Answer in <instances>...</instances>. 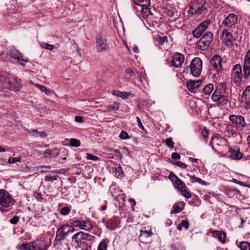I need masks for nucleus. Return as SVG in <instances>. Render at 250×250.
<instances>
[{
    "mask_svg": "<svg viewBox=\"0 0 250 250\" xmlns=\"http://www.w3.org/2000/svg\"><path fill=\"white\" fill-rule=\"evenodd\" d=\"M189 227V223L188 221L187 220H183L181 221V222L178 225L177 229L179 230H181L182 228H185V229H188Z\"/></svg>",
    "mask_w": 250,
    "mask_h": 250,
    "instance_id": "obj_31",
    "label": "nucleus"
},
{
    "mask_svg": "<svg viewBox=\"0 0 250 250\" xmlns=\"http://www.w3.org/2000/svg\"><path fill=\"white\" fill-rule=\"evenodd\" d=\"M173 184L176 188L180 190H182L186 188L185 184L179 178Z\"/></svg>",
    "mask_w": 250,
    "mask_h": 250,
    "instance_id": "obj_28",
    "label": "nucleus"
},
{
    "mask_svg": "<svg viewBox=\"0 0 250 250\" xmlns=\"http://www.w3.org/2000/svg\"><path fill=\"white\" fill-rule=\"evenodd\" d=\"M202 80L189 81L187 82L188 89L191 92H195L202 83Z\"/></svg>",
    "mask_w": 250,
    "mask_h": 250,
    "instance_id": "obj_18",
    "label": "nucleus"
},
{
    "mask_svg": "<svg viewBox=\"0 0 250 250\" xmlns=\"http://www.w3.org/2000/svg\"><path fill=\"white\" fill-rule=\"evenodd\" d=\"M75 121L78 123H82L83 121V118L80 116H76L75 117Z\"/></svg>",
    "mask_w": 250,
    "mask_h": 250,
    "instance_id": "obj_63",
    "label": "nucleus"
},
{
    "mask_svg": "<svg viewBox=\"0 0 250 250\" xmlns=\"http://www.w3.org/2000/svg\"><path fill=\"white\" fill-rule=\"evenodd\" d=\"M243 77L246 80H250V50L245 55L243 65Z\"/></svg>",
    "mask_w": 250,
    "mask_h": 250,
    "instance_id": "obj_9",
    "label": "nucleus"
},
{
    "mask_svg": "<svg viewBox=\"0 0 250 250\" xmlns=\"http://www.w3.org/2000/svg\"><path fill=\"white\" fill-rule=\"evenodd\" d=\"M112 95H113L114 96L121 98L122 92H121L119 90H113L112 92Z\"/></svg>",
    "mask_w": 250,
    "mask_h": 250,
    "instance_id": "obj_58",
    "label": "nucleus"
},
{
    "mask_svg": "<svg viewBox=\"0 0 250 250\" xmlns=\"http://www.w3.org/2000/svg\"><path fill=\"white\" fill-rule=\"evenodd\" d=\"M70 211V208L68 207H64L60 209V213L63 216L67 215Z\"/></svg>",
    "mask_w": 250,
    "mask_h": 250,
    "instance_id": "obj_43",
    "label": "nucleus"
},
{
    "mask_svg": "<svg viewBox=\"0 0 250 250\" xmlns=\"http://www.w3.org/2000/svg\"><path fill=\"white\" fill-rule=\"evenodd\" d=\"M72 240H75V242L77 243V246L78 247H81L83 243V241L82 231H79L76 234H75L72 237Z\"/></svg>",
    "mask_w": 250,
    "mask_h": 250,
    "instance_id": "obj_25",
    "label": "nucleus"
},
{
    "mask_svg": "<svg viewBox=\"0 0 250 250\" xmlns=\"http://www.w3.org/2000/svg\"><path fill=\"white\" fill-rule=\"evenodd\" d=\"M169 179L171 181L172 183L175 182V181L178 179V177L175 175L172 172H170L169 175Z\"/></svg>",
    "mask_w": 250,
    "mask_h": 250,
    "instance_id": "obj_56",
    "label": "nucleus"
},
{
    "mask_svg": "<svg viewBox=\"0 0 250 250\" xmlns=\"http://www.w3.org/2000/svg\"><path fill=\"white\" fill-rule=\"evenodd\" d=\"M213 237L217 238L222 243H224L226 240V234L224 232L220 230H214L212 232Z\"/></svg>",
    "mask_w": 250,
    "mask_h": 250,
    "instance_id": "obj_23",
    "label": "nucleus"
},
{
    "mask_svg": "<svg viewBox=\"0 0 250 250\" xmlns=\"http://www.w3.org/2000/svg\"><path fill=\"white\" fill-rule=\"evenodd\" d=\"M134 3L138 5V11L141 12L144 11L145 13L150 12L148 6L150 4V0H133Z\"/></svg>",
    "mask_w": 250,
    "mask_h": 250,
    "instance_id": "obj_14",
    "label": "nucleus"
},
{
    "mask_svg": "<svg viewBox=\"0 0 250 250\" xmlns=\"http://www.w3.org/2000/svg\"><path fill=\"white\" fill-rule=\"evenodd\" d=\"M136 119H137V123H138V126L139 127V128L140 129H141L142 130L145 131V129L140 119L138 117H137Z\"/></svg>",
    "mask_w": 250,
    "mask_h": 250,
    "instance_id": "obj_59",
    "label": "nucleus"
},
{
    "mask_svg": "<svg viewBox=\"0 0 250 250\" xmlns=\"http://www.w3.org/2000/svg\"><path fill=\"white\" fill-rule=\"evenodd\" d=\"M203 7V5H202L201 6H199L197 7H194L193 6L190 7L188 12L190 14H194L197 13L200 14L201 13L202 8Z\"/></svg>",
    "mask_w": 250,
    "mask_h": 250,
    "instance_id": "obj_30",
    "label": "nucleus"
},
{
    "mask_svg": "<svg viewBox=\"0 0 250 250\" xmlns=\"http://www.w3.org/2000/svg\"><path fill=\"white\" fill-rule=\"evenodd\" d=\"M221 39L223 43L226 46L228 47H232L233 46L232 35L226 29H224L222 30Z\"/></svg>",
    "mask_w": 250,
    "mask_h": 250,
    "instance_id": "obj_12",
    "label": "nucleus"
},
{
    "mask_svg": "<svg viewBox=\"0 0 250 250\" xmlns=\"http://www.w3.org/2000/svg\"><path fill=\"white\" fill-rule=\"evenodd\" d=\"M182 191V195L187 198H189L191 197V194L189 191H188L185 188L181 190Z\"/></svg>",
    "mask_w": 250,
    "mask_h": 250,
    "instance_id": "obj_51",
    "label": "nucleus"
},
{
    "mask_svg": "<svg viewBox=\"0 0 250 250\" xmlns=\"http://www.w3.org/2000/svg\"><path fill=\"white\" fill-rule=\"evenodd\" d=\"M86 158L88 160L95 161H97L99 159V158L96 156L89 153L87 154Z\"/></svg>",
    "mask_w": 250,
    "mask_h": 250,
    "instance_id": "obj_57",
    "label": "nucleus"
},
{
    "mask_svg": "<svg viewBox=\"0 0 250 250\" xmlns=\"http://www.w3.org/2000/svg\"><path fill=\"white\" fill-rule=\"evenodd\" d=\"M238 130L231 124H229L227 126L226 133L227 135L229 137H234L238 135L237 131Z\"/></svg>",
    "mask_w": 250,
    "mask_h": 250,
    "instance_id": "obj_22",
    "label": "nucleus"
},
{
    "mask_svg": "<svg viewBox=\"0 0 250 250\" xmlns=\"http://www.w3.org/2000/svg\"><path fill=\"white\" fill-rule=\"evenodd\" d=\"M185 57L182 54L177 52L175 53L171 62V65L176 68L180 67L182 66Z\"/></svg>",
    "mask_w": 250,
    "mask_h": 250,
    "instance_id": "obj_13",
    "label": "nucleus"
},
{
    "mask_svg": "<svg viewBox=\"0 0 250 250\" xmlns=\"http://www.w3.org/2000/svg\"><path fill=\"white\" fill-rule=\"evenodd\" d=\"M203 37H202L197 42L196 45L197 47L200 49L202 50L203 45V41H202V39Z\"/></svg>",
    "mask_w": 250,
    "mask_h": 250,
    "instance_id": "obj_60",
    "label": "nucleus"
},
{
    "mask_svg": "<svg viewBox=\"0 0 250 250\" xmlns=\"http://www.w3.org/2000/svg\"><path fill=\"white\" fill-rule=\"evenodd\" d=\"M12 197L10 194L5 189L0 190V206L2 208H7L9 207Z\"/></svg>",
    "mask_w": 250,
    "mask_h": 250,
    "instance_id": "obj_8",
    "label": "nucleus"
},
{
    "mask_svg": "<svg viewBox=\"0 0 250 250\" xmlns=\"http://www.w3.org/2000/svg\"><path fill=\"white\" fill-rule=\"evenodd\" d=\"M49 246L46 242L42 240L23 244L19 246L21 250H47Z\"/></svg>",
    "mask_w": 250,
    "mask_h": 250,
    "instance_id": "obj_2",
    "label": "nucleus"
},
{
    "mask_svg": "<svg viewBox=\"0 0 250 250\" xmlns=\"http://www.w3.org/2000/svg\"><path fill=\"white\" fill-rule=\"evenodd\" d=\"M70 224L72 227L79 228L81 229L89 231L92 229V224L88 220H79L73 219L70 220Z\"/></svg>",
    "mask_w": 250,
    "mask_h": 250,
    "instance_id": "obj_7",
    "label": "nucleus"
},
{
    "mask_svg": "<svg viewBox=\"0 0 250 250\" xmlns=\"http://www.w3.org/2000/svg\"><path fill=\"white\" fill-rule=\"evenodd\" d=\"M194 38H199L203 34V22H201L199 25L192 32Z\"/></svg>",
    "mask_w": 250,
    "mask_h": 250,
    "instance_id": "obj_24",
    "label": "nucleus"
},
{
    "mask_svg": "<svg viewBox=\"0 0 250 250\" xmlns=\"http://www.w3.org/2000/svg\"><path fill=\"white\" fill-rule=\"evenodd\" d=\"M229 118L231 123V124L238 130H242L244 128L248 126L244 117L242 115H230Z\"/></svg>",
    "mask_w": 250,
    "mask_h": 250,
    "instance_id": "obj_3",
    "label": "nucleus"
},
{
    "mask_svg": "<svg viewBox=\"0 0 250 250\" xmlns=\"http://www.w3.org/2000/svg\"><path fill=\"white\" fill-rule=\"evenodd\" d=\"M69 143L71 146L74 147L79 146L81 145L80 140L75 138L71 139L70 140Z\"/></svg>",
    "mask_w": 250,
    "mask_h": 250,
    "instance_id": "obj_40",
    "label": "nucleus"
},
{
    "mask_svg": "<svg viewBox=\"0 0 250 250\" xmlns=\"http://www.w3.org/2000/svg\"><path fill=\"white\" fill-rule=\"evenodd\" d=\"M44 154L45 155V157L46 158H55L60 154V150L58 148H55L53 150L47 149L44 152Z\"/></svg>",
    "mask_w": 250,
    "mask_h": 250,
    "instance_id": "obj_20",
    "label": "nucleus"
},
{
    "mask_svg": "<svg viewBox=\"0 0 250 250\" xmlns=\"http://www.w3.org/2000/svg\"><path fill=\"white\" fill-rule=\"evenodd\" d=\"M152 233L150 230H140V237L142 238L143 237H150Z\"/></svg>",
    "mask_w": 250,
    "mask_h": 250,
    "instance_id": "obj_41",
    "label": "nucleus"
},
{
    "mask_svg": "<svg viewBox=\"0 0 250 250\" xmlns=\"http://www.w3.org/2000/svg\"><path fill=\"white\" fill-rule=\"evenodd\" d=\"M118 221L117 219L115 217H112L107 220L105 225L108 229L110 230L115 229L118 226Z\"/></svg>",
    "mask_w": 250,
    "mask_h": 250,
    "instance_id": "obj_21",
    "label": "nucleus"
},
{
    "mask_svg": "<svg viewBox=\"0 0 250 250\" xmlns=\"http://www.w3.org/2000/svg\"><path fill=\"white\" fill-rule=\"evenodd\" d=\"M219 142L220 143H221V142L225 143L226 141L224 139H219L217 137H212L211 138V140L210 141V143L212 145V146H211L212 148H213V145L214 144H215L218 145Z\"/></svg>",
    "mask_w": 250,
    "mask_h": 250,
    "instance_id": "obj_32",
    "label": "nucleus"
},
{
    "mask_svg": "<svg viewBox=\"0 0 250 250\" xmlns=\"http://www.w3.org/2000/svg\"><path fill=\"white\" fill-rule=\"evenodd\" d=\"M35 86L42 91L44 92L46 95H49L51 94V92L48 90L45 86L40 84H37Z\"/></svg>",
    "mask_w": 250,
    "mask_h": 250,
    "instance_id": "obj_37",
    "label": "nucleus"
},
{
    "mask_svg": "<svg viewBox=\"0 0 250 250\" xmlns=\"http://www.w3.org/2000/svg\"><path fill=\"white\" fill-rule=\"evenodd\" d=\"M107 250V244L104 241H102L98 248L97 250Z\"/></svg>",
    "mask_w": 250,
    "mask_h": 250,
    "instance_id": "obj_53",
    "label": "nucleus"
},
{
    "mask_svg": "<svg viewBox=\"0 0 250 250\" xmlns=\"http://www.w3.org/2000/svg\"><path fill=\"white\" fill-rule=\"evenodd\" d=\"M65 239V237L62 233H57V231H56V235L54 240L55 243L59 244L60 243L61 241Z\"/></svg>",
    "mask_w": 250,
    "mask_h": 250,
    "instance_id": "obj_39",
    "label": "nucleus"
},
{
    "mask_svg": "<svg viewBox=\"0 0 250 250\" xmlns=\"http://www.w3.org/2000/svg\"><path fill=\"white\" fill-rule=\"evenodd\" d=\"M242 68L240 64H235L231 73V79L233 83L237 86L240 85L242 79Z\"/></svg>",
    "mask_w": 250,
    "mask_h": 250,
    "instance_id": "obj_5",
    "label": "nucleus"
},
{
    "mask_svg": "<svg viewBox=\"0 0 250 250\" xmlns=\"http://www.w3.org/2000/svg\"><path fill=\"white\" fill-rule=\"evenodd\" d=\"M75 231V228L74 227L71 226L69 227V228L67 229L66 231L62 233L63 235L65 237V238L69 234L73 233Z\"/></svg>",
    "mask_w": 250,
    "mask_h": 250,
    "instance_id": "obj_52",
    "label": "nucleus"
},
{
    "mask_svg": "<svg viewBox=\"0 0 250 250\" xmlns=\"http://www.w3.org/2000/svg\"><path fill=\"white\" fill-rule=\"evenodd\" d=\"M230 157L234 160H240L242 158L243 154L238 148H230L229 150Z\"/></svg>",
    "mask_w": 250,
    "mask_h": 250,
    "instance_id": "obj_19",
    "label": "nucleus"
},
{
    "mask_svg": "<svg viewBox=\"0 0 250 250\" xmlns=\"http://www.w3.org/2000/svg\"><path fill=\"white\" fill-rule=\"evenodd\" d=\"M83 240L89 241L91 239L92 235L89 233H84L82 231Z\"/></svg>",
    "mask_w": 250,
    "mask_h": 250,
    "instance_id": "obj_49",
    "label": "nucleus"
},
{
    "mask_svg": "<svg viewBox=\"0 0 250 250\" xmlns=\"http://www.w3.org/2000/svg\"><path fill=\"white\" fill-rule=\"evenodd\" d=\"M115 171V174L117 176V177H123L125 175L124 172L121 166H119L117 168H116Z\"/></svg>",
    "mask_w": 250,
    "mask_h": 250,
    "instance_id": "obj_44",
    "label": "nucleus"
},
{
    "mask_svg": "<svg viewBox=\"0 0 250 250\" xmlns=\"http://www.w3.org/2000/svg\"><path fill=\"white\" fill-rule=\"evenodd\" d=\"M134 96V94H132L131 92H122L121 98L124 99H128L130 97H133Z\"/></svg>",
    "mask_w": 250,
    "mask_h": 250,
    "instance_id": "obj_47",
    "label": "nucleus"
},
{
    "mask_svg": "<svg viewBox=\"0 0 250 250\" xmlns=\"http://www.w3.org/2000/svg\"><path fill=\"white\" fill-rule=\"evenodd\" d=\"M21 80L16 76H12L6 72L0 75V88L20 91L22 87Z\"/></svg>",
    "mask_w": 250,
    "mask_h": 250,
    "instance_id": "obj_1",
    "label": "nucleus"
},
{
    "mask_svg": "<svg viewBox=\"0 0 250 250\" xmlns=\"http://www.w3.org/2000/svg\"><path fill=\"white\" fill-rule=\"evenodd\" d=\"M241 250H250V244L248 242H242L240 243Z\"/></svg>",
    "mask_w": 250,
    "mask_h": 250,
    "instance_id": "obj_38",
    "label": "nucleus"
},
{
    "mask_svg": "<svg viewBox=\"0 0 250 250\" xmlns=\"http://www.w3.org/2000/svg\"><path fill=\"white\" fill-rule=\"evenodd\" d=\"M211 99L214 102H217L218 104L224 106L228 103L229 100L227 96L223 95L220 92L215 91L212 94Z\"/></svg>",
    "mask_w": 250,
    "mask_h": 250,
    "instance_id": "obj_11",
    "label": "nucleus"
},
{
    "mask_svg": "<svg viewBox=\"0 0 250 250\" xmlns=\"http://www.w3.org/2000/svg\"><path fill=\"white\" fill-rule=\"evenodd\" d=\"M238 19L233 13L229 14L223 21V24L226 27L230 28L237 22Z\"/></svg>",
    "mask_w": 250,
    "mask_h": 250,
    "instance_id": "obj_17",
    "label": "nucleus"
},
{
    "mask_svg": "<svg viewBox=\"0 0 250 250\" xmlns=\"http://www.w3.org/2000/svg\"><path fill=\"white\" fill-rule=\"evenodd\" d=\"M10 56L14 59L16 60L22 66H25V63L28 62V60L23 59L22 54L16 49L11 50Z\"/></svg>",
    "mask_w": 250,
    "mask_h": 250,
    "instance_id": "obj_15",
    "label": "nucleus"
},
{
    "mask_svg": "<svg viewBox=\"0 0 250 250\" xmlns=\"http://www.w3.org/2000/svg\"><path fill=\"white\" fill-rule=\"evenodd\" d=\"M72 226L69 225H63L61 226L60 228H58L57 230V233H62V234L65 231L68 229L69 227H71Z\"/></svg>",
    "mask_w": 250,
    "mask_h": 250,
    "instance_id": "obj_36",
    "label": "nucleus"
},
{
    "mask_svg": "<svg viewBox=\"0 0 250 250\" xmlns=\"http://www.w3.org/2000/svg\"><path fill=\"white\" fill-rule=\"evenodd\" d=\"M203 102L202 100L201 99H197L195 102V104L196 105V106L197 107L199 106Z\"/></svg>",
    "mask_w": 250,
    "mask_h": 250,
    "instance_id": "obj_64",
    "label": "nucleus"
},
{
    "mask_svg": "<svg viewBox=\"0 0 250 250\" xmlns=\"http://www.w3.org/2000/svg\"><path fill=\"white\" fill-rule=\"evenodd\" d=\"M119 137L122 140H128L131 138L126 131L123 130L121 132Z\"/></svg>",
    "mask_w": 250,
    "mask_h": 250,
    "instance_id": "obj_46",
    "label": "nucleus"
},
{
    "mask_svg": "<svg viewBox=\"0 0 250 250\" xmlns=\"http://www.w3.org/2000/svg\"><path fill=\"white\" fill-rule=\"evenodd\" d=\"M135 74V72L131 68H128L125 71V78L128 79L134 76Z\"/></svg>",
    "mask_w": 250,
    "mask_h": 250,
    "instance_id": "obj_33",
    "label": "nucleus"
},
{
    "mask_svg": "<svg viewBox=\"0 0 250 250\" xmlns=\"http://www.w3.org/2000/svg\"><path fill=\"white\" fill-rule=\"evenodd\" d=\"M241 104L244 109L248 110L250 108V85L248 86L242 93Z\"/></svg>",
    "mask_w": 250,
    "mask_h": 250,
    "instance_id": "obj_10",
    "label": "nucleus"
},
{
    "mask_svg": "<svg viewBox=\"0 0 250 250\" xmlns=\"http://www.w3.org/2000/svg\"><path fill=\"white\" fill-rule=\"evenodd\" d=\"M203 62L199 58H194L189 66L190 73L194 77L199 76L202 72Z\"/></svg>",
    "mask_w": 250,
    "mask_h": 250,
    "instance_id": "obj_4",
    "label": "nucleus"
},
{
    "mask_svg": "<svg viewBox=\"0 0 250 250\" xmlns=\"http://www.w3.org/2000/svg\"><path fill=\"white\" fill-rule=\"evenodd\" d=\"M172 163L183 169L187 167V165L181 161L173 162Z\"/></svg>",
    "mask_w": 250,
    "mask_h": 250,
    "instance_id": "obj_54",
    "label": "nucleus"
},
{
    "mask_svg": "<svg viewBox=\"0 0 250 250\" xmlns=\"http://www.w3.org/2000/svg\"><path fill=\"white\" fill-rule=\"evenodd\" d=\"M210 23V20L208 19L204 21V31L208 28V26Z\"/></svg>",
    "mask_w": 250,
    "mask_h": 250,
    "instance_id": "obj_62",
    "label": "nucleus"
},
{
    "mask_svg": "<svg viewBox=\"0 0 250 250\" xmlns=\"http://www.w3.org/2000/svg\"><path fill=\"white\" fill-rule=\"evenodd\" d=\"M182 209L180 208L178 204H176L173 205V209L170 211L171 214L177 213L182 211Z\"/></svg>",
    "mask_w": 250,
    "mask_h": 250,
    "instance_id": "obj_45",
    "label": "nucleus"
},
{
    "mask_svg": "<svg viewBox=\"0 0 250 250\" xmlns=\"http://www.w3.org/2000/svg\"><path fill=\"white\" fill-rule=\"evenodd\" d=\"M96 43V48L98 52L106 51L108 48L106 40L103 38H97Z\"/></svg>",
    "mask_w": 250,
    "mask_h": 250,
    "instance_id": "obj_16",
    "label": "nucleus"
},
{
    "mask_svg": "<svg viewBox=\"0 0 250 250\" xmlns=\"http://www.w3.org/2000/svg\"><path fill=\"white\" fill-rule=\"evenodd\" d=\"M59 177L56 175H51L50 174L46 175L44 178V182H46L48 185H51L53 183L56 184V181L58 180Z\"/></svg>",
    "mask_w": 250,
    "mask_h": 250,
    "instance_id": "obj_27",
    "label": "nucleus"
},
{
    "mask_svg": "<svg viewBox=\"0 0 250 250\" xmlns=\"http://www.w3.org/2000/svg\"><path fill=\"white\" fill-rule=\"evenodd\" d=\"M20 220V217L18 216H14L10 220L9 222L13 225L17 224Z\"/></svg>",
    "mask_w": 250,
    "mask_h": 250,
    "instance_id": "obj_55",
    "label": "nucleus"
},
{
    "mask_svg": "<svg viewBox=\"0 0 250 250\" xmlns=\"http://www.w3.org/2000/svg\"><path fill=\"white\" fill-rule=\"evenodd\" d=\"M40 45L42 48L48 49L49 50H52L55 47L54 45L50 44L45 42H40Z\"/></svg>",
    "mask_w": 250,
    "mask_h": 250,
    "instance_id": "obj_34",
    "label": "nucleus"
},
{
    "mask_svg": "<svg viewBox=\"0 0 250 250\" xmlns=\"http://www.w3.org/2000/svg\"><path fill=\"white\" fill-rule=\"evenodd\" d=\"M20 160H21V157L15 158L14 157H10L8 159V163L9 164H12L17 162H20Z\"/></svg>",
    "mask_w": 250,
    "mask_h": 250,
    "instance_id": "obj_50",
    "label": "nucleus"
},
{
    "mask_svg": "<svg viewBox=\"0 0 250 250\" xmlns=\"http://www.w3.org/2000/svg\"><path fill=\"white\" fill-rule=\"evenodd\" d=\"M222 63V58L218 55H215L210 60L209 67L211 70L215 71L216 73H219L223 70Z\"/></svg>",
    "mask_w": 250,
    "mask_h": 250,
    "instance_id": "obj_6",
    "label": "nucleus"
},
{
    "mask_svg": "<svg viewBox=\"0 0 250 250\" xmlns=\"http://www.w3.org/2000/svg\"><path fill=\"white\" fill-rule=\"evenodd\" d=\"M166 144L171 148H173L174 147V143L172 141V139L171 137L168 138L166 140Z\"/></svg>",
    "mask_w": 250,
    "mask_h": 250,
    "instance_id": "obj_48",
    "label": "nucleus"
},
{
    "mask_svg": "<svg viewBox=\"0 0 250 250\" xmlns=\"http://www.w3.org/2000/svg\"><path fill=\"white\" fill-rule=\"evenodd\" d=\"M213 39V34L211 32H207L204 34V47L209 46Z\"/></svg>",
    "mask_w": 250,
    "mask_h": 250,
    "instance_id": "obj_26",
    "label": "nucleus"
},
{
    "mask_svg": "<svg viewBox=\"0 0 250 250\" xmlns=\"http://www.w3.org/2000/svg\"><path fill=\"white\" fill-rule=\"evenodd\" d=\"M214 89L212 83H208L204 86V94L210 95Z\"/></svg>",
    "mask_w": 250,
    "mask_h": 250,
    "instance_id": "obj_29",
    "label": "nucleus"
},
{
    "mask_svg": "<svg viewBox=\"0 0 250 250\" xmlns=\"http://www.w3.org/2000/svg\"><path fill=\"white\" fill-rule=\"evenodd\" d=\"M181 156L179 154L174 152L171 154V158L174 160H179L180 159Z\"/></svg>",
    "mask_w": 250,
    "mask_h": 250,
    "instance_id": "obj_61",
    "label": "nucleus"
},
{
    "mask_svg": "<svg viewBox=\"0 0 250 250\" xmlns=\"http://www.w3.org/2000/svg\"><path fill=\"white\" fill-rule=\"evenodd\" d=\"M120 103L118 102H114L113 104L109 105L108 106V109L109 110H112L114 111H117L119 108Z\"/></svg>",
    "mask_w": 250,
    "mask_h": 250,
    "instance_id": "obj_42",
    "label": "nucleus"
},
{
    "mask_svg": "<svg viewBox=\"0 0 250 250\" xmlns=\"http://www.w3.org/2000/svg\"><path fill=\"white\" fill-rule=\"evenodd\" d=\"M187 176L190 178V181L192 183H198L199 184H203V181L201 179L196 177L194 175H191L189 174H188Z\"/></svg>",
    "mask_w": 250,
    "mask_h": 250,
    "instance_id": "obj_35",
    "label": "nucleus"
}]
</instances>
